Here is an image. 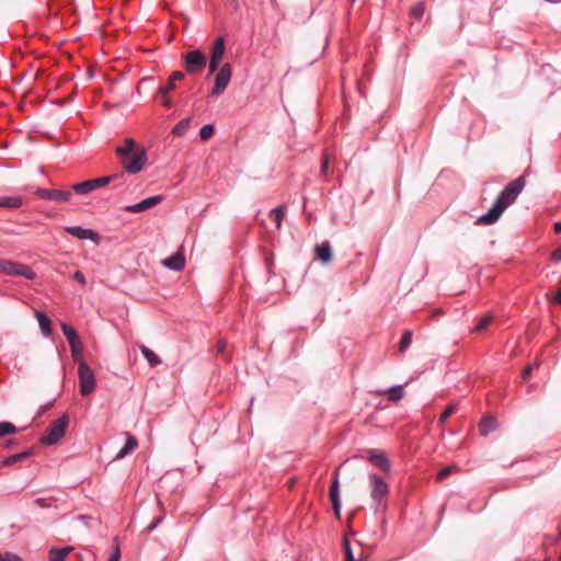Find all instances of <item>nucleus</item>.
Wrapping results in <instances>:
<instances>
[{"label":"nucleus","instance_id":"49530a36","mask_svg":"<svg viewBox=\"0 0 561 561\" xmlns=\"http://www.w3.org/2000/svg\"><path fill=\"white\" fill-rule=\"evenodd\" d=\"M328 168H329V160H328V158H323L322 163H321V173L325 174L328 171Z\"/></svg>","mask_w":561,"mask_h":561},{"label":"nucleus","instance_id":"f257e3e1","mask_svg":"<svg viewBox=\"0 0 561 561\" xmlns=\"http://www.w3.org/2000/svg\"><path fill=\"white\" fill-rule=\"evenodd\" d=\"M526 184V180L524 175L518 176L511 183H508L499 194L497 198L495 199L493 206L489 209L488 213L480 216L476 224L477 225H493L495 224L504 210L511 206L518 195L522 193Z\"/></svg>","mask_w":561,"mask_h":561},{"label":"nucleus","instance_id":"393cba45","mask_svg":"<svg viewBox=\"0 0 561 561\" xmlns=\"http://www.w3.org/2000/svg\"><path fill=\"white\" fill-rule=\"evenodd\" d=\"M32 453H33L32 449H28V450H24L22 453L11 455L3 459L2 465L5 467L12 466V465L16 463L18 461L28 458L32 455Z\"/></svg>","mask_w":561,"mask_h":561},{"label":"nucleus","instance_id":"58836bf2","mask_svg":"<svg viewBox=\"0 0 561 561\" xmlns=\"http://www.w3.org/2000/svg\"><path fill=\"white\" fill-rule=\"evenodd\" d=\"M226 347H227V343L225 341H218L216 344V347H215L216 354L217 355L224 354L226 351Z\"/></svg>","mask_w":561,"mask_h":561},{"label":"nucleus","instance_id":"a878e982","mask_svg":"<svg viewBox=\"0 0 561 561\" xmlns=\"http://www.w3.org/2000/svg\"><path fill=\"white\" fill-rule=\"evenodd\" d=\"M494 316L492 313L484 314L481 317L474 327L473 331L478 333H482L488 330L490 324L493 322Z\"/></svg>","mask_w":561,"mask_h":561},{"label":"nucleus","instance_id":"3c124183","mask_svg":"<svg viewBox=\"0 0 561 561\" xmlns=\"http://www.w3.org/2000/svg\"><path fill=\"white\" fill-rule=\"evenodd\" d=\"M35 502H36V504H37L38 506H41V507H46V506H48V505L46 504V500H45V499L38 497V499H36V500H35Z\"/></svg>","mask_w":561,"mask_h":561},{"label":"nucleus","instance_id":"ea45409f","mask_svg":"<svg viewBox=\"0 0 561 561\" xmlns=\"http://www.w3.org/2000/svg\"><path fill=\"white\" fill-rule=\"evenodd\" d=\"M184 72L182 71H174L171 73L170 76V81H172L173 83H175V81H179V80H182L184 78Z\"/></svg>","mask_w":561,"mask_h":561},{"label":"nucleus","instance_id":"4be33fe9","mask_svg":"<svg viewBox=\"0 0 561 561\" xmlns=\"http://www.w3.org/2000/svg\"><path fill=\"white\" fill-rule=\"evenodd\" d=\"M72 547L65 548H51L49 551V561H66V558L70 551H72Z\"/></svg>","mask_w":561,"mask_h":561},{"label":"nucleus","instance_id":"a19ab883","mask_svg":"<svg viewBox=\"0 0 561 561\" xmlns=\"http://www.w3.org/2000/svg\"><path fill=\"white\" fill-rule=\"evenodd\" d=\"M551 261H553L556 263L561 261V247H559L552 251Z\"/></svg>","mask_w":561,"mask_h":561},{"label":"nucleus","instance_id":"6e6d98bb","mask_svg":"<svg viewBox=\"0 0 561 561\" xmlns=\"http://www.w3.org/2000/svg\"><path fill=\"white\" fill-rule=\"evenodd\" d=\"M355 0H352V2H354Z\"/></svg>","mask_w":561,"mask_h":561},{"label":"nucleus","instance_id":"6ab92c4d","mask_svg":"<svg viewBox=\"0 0 561 561\" xmlns=\"http://www.w3.org/2000/svg\"><path fill=\"white\" fill-rule=\"evenodd\" d=\"M126 435H127V438H126L125 445L118 450V453L116 455V459L124 458L125 456L130 454L133 450H135L136 447L138 446V442L133 435H130L129 433H127Z\"/></svg>","mask_w":561,"mask_h":561},{"label":"nucleus","instance_id":"4c0bfd02","mask_svg":"<svg viewBox=\"0 0 561 561\" xmlns=\"http://www.w3.org/2000/svg\"><path fill=\"white\" fill-rule=\"evenodd\" d=\"M453 471V468L451 467H445L443 468L438 473H437V479L438 480H444L445 478H447Z\"/></svg>","mask_w":561,"mask_h":561},{"label":"nucleus","instance_id":"8fccbe9b","mask_svg":"<svg viewBox=\"0 0 561 561\" xmlns=\"http://www.w3.org/2000/svg\"><path fill=\"white\" fill-rule=\"evenodd\" d=\"M553 302L561 305V288L558 290V293L553 297Z\"/></svg>","mask_w":561,"mask_h":561},{"label":"nucleus","instance_id":"0eeeda50","mask_svg":"<svg viewBox=\"0 0 561 561\" xmlns=\"http://www.w3.org/2000/svg\"><path fill=\"white\" fill-rule=\"evenodd\" d=\"M183 61L185 71L190 75L202 72L207 65L206 56L199 49L187 51L183 55Z\"/></svg>","mask_w":561,"mask_h":561},{"label":"nucleus","instance_id":"bb28decb","mask_svg":"<svg viewBox=\"0 0 561 561\" xmlns=\"http://www.w3.org/2000/svg\"><path fill=\"white\" fill-rule=\"evenodd\" d=\"M284 216H285V206H283V205L275 207L270 211V217L275 221L276 228L278 230L282 227V221H283Z\"/></svg>","mask_w":561,"mask_h":561},{"label":"nucleus","instance_id":"a18cd8bd","mask_svg":"<svg viewBox=\"0 0 561 561\" xmlns=\"http://www.w3.org/2000/svg\"><path fill=\"white\" fill-rule=\"evenodd\" d=\"M121 552L119 549L116 548V550L111 554L107 561H119Z\"/></svg>","mask_w":561,"mask_h":561},{"label":"nucleus","instance_id":"c03bdc74","mask_svg":"<svg viewBox=\"0 0 561 561\" xmlns=\"http://www.w3.org/2000/svg\"><path fill=\"white\" fill-rule=\"evenodd\" d=\"M123 173V179H116V180H113L111 183H114V187H119V186H123L126 182V175L124 172Z\"/></svg>","mask_w":561,"mask_h":561},{"label":"nucleus","instance_id":"2eb2a0df","mask_svg":"<svg viewBox=\"0 0 561 561\" xmlns=\"http://www.w3.org/2000/svg\"><path fill=\"white\" fill-rule=\"evenodd\" d=\"M162 196L156 195L148 198L142 199L141 202L133 205H128L125 207L126 211L129 213H140L145 211L147 209H150L157 205H159L162 202Z\"/></svg>","mask_w":561,"mask_h":561},{"label":"nucleus","instance_id":"7c9ffc66","mask_svg":"<svg viewBox=\"0 0 561 561\" xmlns=\"http://www.w3.org/2000/svg\"><path fill=\"white\" fill-rule=\"evenodd\" d=\"M424 12H425V5L423 2H417L415 3L411 10H410V15L411 18H413L414 20H421L424 15Z\"/></svg>","mask_w":561,"mask_h":561},{"label":"nucleus","instance_id":"09e8293b","mask_svg":"<svg viewBox=\"0 0 561 561\" xmlns=\"http://www.w3.org/2000/svg\"><path fill=\"white\" fill-rule=\"evenodd\" d=\"M163 106L170 108L172 106V101L168 98V95L162 96Z\"/></svg>","mask_w":561,"mask_h":561},{"label":"nucleus","instance_id":"2f4dec72","mask_svg":"<svg viewBox=\"0 0 561 561\" xmlns=\"http://www.w3.org/2000/svg\"><path fill=\"white\" fill-rule=\"evenodd\" d=\"M18 432L16 426L10 422H0V437L15 434Z\"/></svg>","mask_w":561,"mask_h":561},{"label":"nucleus","instance_id":"9d476101","mask_svg":"<svg viewBox=\"0 0 561 561\" xmlns=\"http://www.w3.org/2000/svg\"><path fill=\"white\" fill-rule=\"evenodd\" d=\"M232 76V69L230 64L222 65L215 77V84L210 91V94L218 96L225 92Z\"/></svg>","mask_w":561,"mask_h":561},{"label":"nucleus","instance_id":"e433bc0d","mask_svg":"<svg viewBox=\"0 0 561 561\" xmlns=\"http://www.w3.org/2000/svg\"><path fill=\"white\" fill-rule=\"evenodd\" d=\"M164 519V515H161L152 520V523L147 527V530L151 533L154 530Z\"/></svg>","mask_w":561,"mask_h":561},{"label":"nucleus","instance_id":"f3484780","mask_svg":"<svg viewBox=\"0 0 561 561\" xmlns=\"http://www.w3.org/2000/svg\"><path fill=\"white\" fill-rule=\"evenodd\" d=\"M163 265L172 271H181L185 266L183 254L175 253L163 261Z\"/></svg>","mask_w":561,"mask_h":561},{"label":"nucleus","instance_id":"cd10ccee","mask_svg":"<svg viewBox=\"0 0 561 561\" xmlns=\"http://www.w3.org/2000/svg\"><path fill=\"white\" fill-rule=\"evenodd\" d=\"M190 118H183L181 119L173 128H172V135L182 137L186 134L190 127Z\"/></svg>","mask_w":561,"mask_h":561},{"label":"nucleus","instance_id":"f03ea898","mask_svg":"<svg viewBox=\"0 0 561 561\" xmlns=\"http://www.w3.org/2000/svg\"><path fill=\"white\" fill-rule=\"evenodd\" d=\"M115 152L124 170L130 174L139 173L148 160L146 149L142 146H137L131 138L125 139Z\"/></svg>","mask_w":561,"mask_h":561},{"label":"nucleus","instance_id":"37998d69","mask_svg":"<svg viewBox=\"0 0 561 561\" xmlns=\"http://www.w3.org/2000/svg\"><path fill=\"white\" fill-rule=\"evenodd\" d=\"M531 371H533V365H528L524 368L523 376H522L524 381H527L530 378Z\"/></svg>","mask_w":561,"mask_h":561},{"label":"nucleus","instance_id":"dca6fc26","mask_svg":"<svg viewBox=\"0 0 561 561\" xmlns=\"http://www.w3.org/2000/svg\"><path fill=\"white\" fill-rule=\"evenodd\" d=\"M330 500H331L335 516L337 518H340V516H341V500H340V483H339V473L337 472H335L334 479L330 486Z\"/></svg>","mask_w":561,"mask_h":561},{"label":"nucleus","instance_id":"b1692460","mask_svg":"<svg viewBox=\"0 0 561 561\" xmlns=\"http://www.w3.org/2000/svg\"><path fill=\"white\" fill-rule=\"evenodd\" d=\"M140 352L151 367H156L161 364L160 357L147 346L141 345Z\"/></svg>","mask_w":561,"mask_h":561},{"label":"nucleus","instance_id":"1a4fd4ad","mask_svg":"<svg viewBox=\"0 0 561 561\" xmlns=\"http://www.w3.org/2000/svg\"><path fill=\"white\" fill-rule=\"evenodd\" d=\"M61 330L69 343L73 360L78 362V360L83 359L82 358V351H83L82 342L80 341L76 330L72 327L68 325L67 323H61Z\"/></svg>","mask_w":561,"mask_h":561},{"label":"nucleus","instance_id":"c756f323","mask_svg":"<svg viewBox=\"0 0 561 561\" xmlns=\"http://www.w3.org/2000/svg\"><path fill=\"white\" fill-rule=\"evenodd\" d=\"M388 394L390 401L397 402L403 398L404 391L402 386L397 385L390 388Z\"/></svg>","mask_w":561,"mask_h":561},{"label":"nucleus","instance_id":"5fc2aeb1","mask_svg":"<svg viewBox=\"0 0 561 561\" xmlns=\"http://www.w3.org/2000/svg\"><path fill=\"white\" fill-rule=\"evenodd\" d=\"M151 78H142V82L146 81V80H150Z\"/></svg>","mask_w":561,"mask_h":561},{"label":"nucleus","instance_id":"c9c22d12","mask_svg":"<svg viewBox=\"0 0 561 561\" xmlns=\"http://www.w3.org/2000/svg\"><path fill=\"white\" fill-rule=\"evenodd\" d=\"M175 89V83H173L172 81H168L167 84H163V85H160L159 89H158V93L161 95V96H165L168 95L171 91H173Z\"/></svg>","mask_w":561,"mask_h":561},{"label":"nucleus","instance_id":"de8ad7c7","mask_svg":"<svg viewBox=\"0 0 561 561\" xmlns=\"http://www.w3.org/2000/svg\"><path fill=\"white\" fill-rule=\"evenodd\" d=\"M7 561H23V559L15 554V553H8V560Z\"/></svg>","mask_w":561,"mask_h":561},{"label":"nucleus","instance_id":"c85d7f7f","mask_svg":"<svg viewBox=\"0 0 561 561\" xmlns=\"http://www.w3.org/2000/svg\"><path fill=\"white\" fill-rule=\"evenodd\" d=\"M412 343V331L405 330L402 333L400 343H399V352L403 353L405 352Z\"/></svg>","mask_w":561,"mask_h":561},{"label":"nucleus","instance_id":"39448f33","mask_svg":"<svg viewBox=\"0 0 561 561\" xmlns=\"http://www.w3.org/2000/svg\"><path fill=\"white\" fill-rule=\"evenodd\" d=\"M0 274L22 276L26 279H34L36 277V273L30 265L11 260H0Z\"/></svg>","mask_w":561,"mask_h":561},{"label":"nucleus","instance_id":"473e14b6","mask_svg":"<svg viewBox=\"0 0 561 561\" xmlns=\"http://www.w3.org/2000/svg\"><path fill=\"white\" fill-rule=\"evenodd\" d=\"M456 410H457V405H455V404L447 405L438 419V424H444L448 420V417L456 412Z\"/></svg>","mask_w":561,"mask_h":561},{"label":"nucleus","instance_id":"aec40b11","mask_svg":"<svg viewBox=\"0 0 561 561\" xmlns=\"http://www.w3.org/2000/svg\"><path fill=\"white\" fill-rule=\"evenodd\" d=\"M496 419L493 416H484L479 423V431L482 436H488L496 427Z\"/></svg>","mask_w":561,"mask_h":561},{"label":"nucleus","instance_id":"864d4df0","mask_svg":"<svg viewBox=\"0 0 561 561\" xmlns=\"http://www.w3.org/2000/svg\"><path fill=\"white\" fill-rule=\"evenodd\" d=\"M11 444H12V440H8V443H7V447H10V446H11Z\"/></svg>","mask_w":561,"mask_h":561},{"label":"nucleus","instance_id":"f704fd0d","mask_svg":"<svg viewBox=\"0 0 561 561\" xmlns=\"http://www.w3.org/2000/svg\"><path fill=\"white\" fill-rule=\"evenodd\" d=\"M215 133V128L211 124L204 125L199 130V137L202 140H208L210 137H213Z\"/></svg>","mask_w":561,"mask_h":561},{"label":"nucleus","instance_id":"603ef678","mask_svg":"<svg viewBox=\"0 0 561 561\" xmlns=\"http://www.w3.org/2000/svg\"><path fill=\"white\" fill-rule=\"evenodd\" d=\"M553 228H554L556 233H560L561 232V221L554 222Z\"/></svg>","mask_w":561,"mask_h":561},{"label":"nucleus","instance_id":"ddd939ff","mask_svg":"<svg viewBox=\"0 0 561 561\" xmlns=\"http://www.w3.org/2000/svg\"><path fill=\"white\" fill-rule=\"evenodd\" d=\"M65 231L80 240H91L95 244L100 243V234L93 229L80 226H67L65 227Z\"/></svg>","mask_w":561,"mask_h":561},{"label":"nucleus","instance_id":"5701e85b","mask_svg":"<svg viewBox=\"0 0 561 561\" xmlns=\"http://www.w3.org/2000/svg\"><path fill=\"white\" fill-rule=\"evenodd\" d=\"M22 198L18 196L0 197V207L3 208L18 209L22 206Z\"/></svg>","mask_w":561,"mask_h":561},{"label":"nucleus","instance_id":"6e6552de","mask_svg":"<svg viewBox=\"0 0 561 561\" xmlns=\"http://www.w3.org/2000/svg\"><path fill=\"white\" fill-rule=\"evenodd\" d=\"M77 363L79 364L78 374L80 382V392L82 396H89L95 388L94 374L83 359L78 360Z\"/></svg>","mask_w":561,"mask_h":561},{"label":"nucleus","instance_id":"412c9836","mask_svg":"<svg viewBox=\"0 0 561 561\" xmlns=\"http://www.w3.org/2000/svg\"><path fill=\"white\" fill-rule=\"evenodd\" d=\"M36 318L38 320V324H39L43 335L49 336L51 334L50 319L44 312H41V311H36Z\"/></svg>","mask_w":561,"mask_h":561},{"label":"nucleus","instance_id":"79ce46f5","mask_svg":"<svg viewBox=\"0 0 561 561\" xmlns=\"http://www.w3.org/2000/svg\"><path fill=\"white\" fill-rule=\"evenodd\" d=\"M73 279L80 283L81 285H85V277L82 272L76 271L73 274Z\"/></svg>","mask_w":561,"mask_h":561},{"label":"nucleus","instance_id":"20e7f679","mask_svg":"<svg viewBox=\"0 0 561 561\" xmlns=\"http://www.w3.org/2000/svg\"><path fill=\"white\" fill-rule=\"evenodd\" d=\"M68 424L69 417L64 414L47 427L44 435L41 437V443L46 446H51L58 443L66 434Z\"/></svg>","mask_w":561,"mask_h":561},{"label":"nucleus","instance_id":"f8f14e48","mask_svg":"<svg viewBox=\"0 0 561 561\" xmlns=\"http://www.w3.org/2000/svg\"><path fill=\"white\" fill-rule=\"evenodd\" d=\"M35 196L41 199L53 201L58 203H68L72 197V192L69 190H49L38 187L35 191Z\"/></svg>","mask_w":561,"mask_h":561},{"label":"nucleus","instance_id":"9b49d317","mask_svg":"<svg viewBox=\"0 0 561 561\" xmlns=\"http://www.w3.org/2000/svg\"><path fill=\"white\" fill-rule=\"evenodd\" d=\"M226 49V42L225 37L219 36L215 39L213 47H211V54L210 59L208 64V72L209 75H213L219 69L220 62L222 60L224 54Z\"/></svg>","mask_w":561,"mask_h":561},{"label":"nucleus","instance_id":"4468645a","mask_svg":"<svg viewBox=\"0 0 561 561\" xmlns=\"http://www.w3.org/2000/svg\"><path fill=\"white\" fill-rule=\"evenodd\" d=\"M368 460L385 473L391 472V463L387 455L380 449H368Z\"/></svg>","mask_w":561,"mask_h":561},{"label":"nucleus","instance_id":"a211bd4d","mask_svg":"<svg viewBox=\"0 0 561 561\" xmlns=\"http://www.w3.org/2000/svg\"><path fill=\"white\" fill-rule=\"evenodd\" d=\"M317 259L323 263H329L332 259V249L328 241L316 247Z\"/></svg>","mask_w":561,"mask_h":561},{"label":"nucleus","instance_id":"423d86ee","mask_svg":"<svg viewBox=\"0 0 561 561\" xmlns=\"http://www.w3.org/2000/svg\"><path fill=\"white\" fill-rule=\"evenodd\" d=\"M123 179V173L91 179L72 185V190L79 195H87L94 190L110 184L113 180Z\"/></svg>","mask_w":561,"mask_h":561},{"label":"nucleus","instance_id":"72a5a7b5","mask_svg":"<svg viewBox=\"0 0 561 561\" xmlns=\"http://www.w3.org/2000/svg\"><path fill=\"white\" fill-rule=\"evenodd\" d=\"M343 550L345 553V561H357L354 557L351 542L347 537H344L343 539Z\"/></svg>","mask_w":561,"mask_h":561},{"label":"nucleus","instance_id":"7ed1b4c3","mask_svg":"<svg viewBox=\"0 0 561 561\" xmlns=\"http://www.w3.org/2000/svg\"><path fill=\"white\" fill-rule=\"evenodd\" d=\"M370 485V497L375 511L386 507V500L389 494V485L382 477L373 472L368 476Z\"/></svg>","mask_w":561,"mask_h":561}]
</instances>
